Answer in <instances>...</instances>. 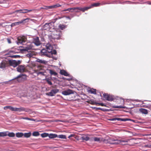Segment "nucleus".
Segmentation results:
<instances>
[{"label": "nucleus", "instance_id": "obj_1", "mask_svg": "<svg viewBox=\"0 0 151 151\" xmlns=\"http://www.w3.org/2000/svg\"><path fill=\"white\" fill-rule=\"evenodd\" d=\"M130 140V139H125L124 140H118L114 138H109L108 139L104 140V142L106 143H109L113 145H117L120 144L122 145L127 144V143Z\"/></svg>", "mask_w": 151, "mask_h": 151}, {"label": "nucleus", "instance_id": "obj_2", "mask_svg": "<svg viewBox=\"0 0 151 151\" xmlns=\"http://www.w3.org/2000/svg\"><path fill=\"white\" fill-rule=\"evenodd\" d=\"M54 23L53 22H51L49 23H45L42 28L43 30L51 32L54 28Z\"/></svg>", "mask_w": 151, "mask_h": 151}, {"label": "nucleus", "instance_id": "obj_3", "mask_svg": "<svg viewBox=\"0 0 151 151\" xmlns=\"http://www.w3.org/2000/svg\"><path fill=\"white\" fill-rule=\"evenodd\" d=\"M61 34L60 31H55L51 33L50 35L49 36V38L50 39L58 40L61 37Z\"/></svg>", "mask_w": 151, "mask_h": 151}, {"label": "nucleus", "instance_id": "obj_4", "mask_svg": "<svg viewBox=\"0 0 151 151\" xmlns=\"http://www.w3.org/2000/svg\"><path fill=\"white\" fill-rule=\"evenodd\" d=\"M46 47L48 52L52 55V54H56L57 53L56 51L55 50H53V47L50 44L47 43L46 45Z\"/></svg>", "mask_w": 151, "mask_h": 151}, {"label": "nucleus", "instance_id": "obj_5", "mask_svg": "<svg viewBox=\"0 0 151 151\" xmlns=\"http://www.w3.org/2000/svg\"><path fill=\"white\" fill-rule=\"evenodd\" d=\"M35 10V9H20L19 10H16L13 12V13H17L25 14L31 12H33Z\"/></svg>", "mask_w": 151, "mask_h": 151}, {"label": "nucleus", "instance_id": "obj_6", "mask_svg": "<svg viewBox=\"0 0 151 151\" xmlns=\"http://www.w3.org/2000/svg\"><path fill=\"white\" fill-rule=\"evenodd\" d=\"M26 38L24 37H19L17 39V43L18 45L21 44L23 45H25V43L26 41Z\"/></svg>", "mask_w": 151, "mask_h": 151}, {"label": "nucleus", "instance_id": "obj_7", "mask_svg": "<svg viewBox=\"0 0 151 151\" xmlns=\"http://www.w3.org/2000/svg\"><path fill=\"white\" fill-rule=\"evenodd\" d=\"M29 19L27 18L21 20L20 21L16 22L12 24V26H17L19 25L20 24H24L25 23L28 22Z\"/></svg>", "mask_w": 151, "mask_h": 151}, {"label": "nucleus", "instance_id": "obj_8", "mask_svg": "<svg viewBox=\"0 0 151 151\" xmlns=\"http://www.w3.org/2000/svg\"><path fill=\"white\" fill-rule=\"evenodd\" d=\"M59 91V90L58 89H52L50 92L46 93V95L50 96H54L56 93L58 92Z\"/></svg>", "mask_w": 151, "mask_h": 151}, {"label": "nucleus", "instance_id": "obj_9", "mask_svg": "<svg viewBox=\"0 0 151 151\" xmlns=\"http://www.w3.org/2000/svg\"><path fill=\"white\" fill-rule=\"evenodd\" d=\"M103 96L105 99L107 101H112L114 99L113 96L112 95H109L107 93H104Z\"/></svg>", "mask_w": 151, "mask_h": 151}, {"label": "nucleus", "instance_id": "obj_10", "mask_svg": "<svg viewBox=\"0 0 151 151\" xmlns=\"http://www.w3.org/2000/svg\"><path fill=\"white\" fill-rule=\"evenodd\" d=\"M62 93L63 95L67 96L74 93V91L72 90L68 89L63 91Z\"/></svg>", "mask_w": 151, "mask_h": 151}, {"label": "nucleus", "instance_id": "obj_11", "mask_svg": "<svg viewBox=\"0 0 151 151\" xmlns=\"http://www.w3.org/2000/svg\"><path fill=\"white\" fill-rule=\"evenodd\" d=\"M33 42L36 46H39L41 44V42L38 37H35L33 38Z\"/></svg>", "mask_w": 151, "mask_h": 151}, {"label": "nucleus", "instance_id": "obj_12", "mask_svg": "<svg viewBox=\"0 0 151 151\" xmlns=\"http://www.w3.org/2000/svg\"><path fill=\"white\" fill-rule=\"evenodd\" d=\"M41 52L42 55H45L47 57L50 58L52 56V55L48 52L47 50L43 49L41 50Z\"/></svg>", "mask_w": 151, "mask_h": 151}, {"label": "nucleus", "instance_id": "obj_13", "mask_svg": "<svg viewBox=\"0 0 151 151\" xmlns=\"http://www.w3.org/2000/svg\"><path fill=\"white\" fill-rule=\"evenodd\" d=\"M17 71L20 73H23L24 71L25 67L24 66L20 65L17 68Z\"/></svg>", "mask_w": 151, "mask_h": 151}, {"label": "nucleus", "instance_id": "obj_14", "mask_svg": "<svg viewBox=\"0 0 151 151\" xmlns=\"http://www.w3.org/2000/svg\"><path fill=\"white\" fill-rule=\"evenodd\" d=\"M9 63L10 65L14 67H15L17 66V64L15 60H9Z\"/></svg>", "mask_w": 151, "mask_h": 151}, {"label": "nucleus", "instance_id": "obj_15", "mask_svg": "<svg viewBox=\"0 0 151 151\" xmlns=\"http://www.w3.org/2000/svg\"><path fill=\"white\" fill-rule=\"evenodd\" d=\"M25 109L22 107H21L20 108H14L13 109V111H17L20 112L22 111H24Z\"/></svg>", "mask_w": 151, "mask_h": 151}, {"label": "nucleus", "instance_id": "obj_16", "mask_svg": "<svg viewBox=\"0 0 151 151\" xmlns=\"http://www.w3.org/2000/svg\"><path fill=\"white\" fill-rule=\"evenodd\" d=\"M60 73L61 74L65 76H68L69 75V74L67 72L63 70H61Z\"/></svg>", "mask_w": 151, "mask_h": 151}, {"label": "nucleus", "instance_id": "obj_17", "mask_svg": "<svg viewBox=\"0 0 151 151\" xmlns=\"http://www.w3.org/2000/svg\"><path fill=\"white\" fill-rule=\"evenodd\" d=\"M23 76H24V75L23 74H20L16 78H14V79H12L11 80H10L9 81H5L3 83H5V84H7V83H8L9 81H11L12 80H13L16 79H17L18 78H20L22 77Z\"/></svg>", "mask_w": 151, "mask_h": 151}, {"label": "nucleus", "instance_id": "obj_18", "mask_svg": "<svg viewBox=\"0 0 151 151\" xmlns=\"http://www.w3.org/2000/svg\"><path fill=\"white\" fill-rule=\"evenodd\" d=\"M103 4H101L99 3H95L92 4L89 7H91V8L93 6L97 7L100 6L101 5H102Z\"/></svg>", "mask_w": 151, "mask_h": 151}, {"label": "nucleus", "instance_id": "obj_19", "mask_svg": "<svg viewBox=\"0 0 151 151\" xmlns=\"http://www.w3.org/2000/svg\"><path fill=\"white\" fill-rule=\"evenodd\" d=\"M48 137L50 138L53 139L57 137L58 135L56 134H49Z\"/></svg>", "mask_w": 151, "mask_h": 151}, {"label": "nucleus", "instance_id": "obj_20", "mask_svg": "<svg viewBox=\"0 0 151 151\" xmlns=\"http://www.w3.org/2000/svg\"><path fill=\"white\" fill-rule=\"evenodd\" d=\"M139 111L141 113L144 114H146L148 113L147 110L144 109L140 108L139 109Z\"/></svg>", "mask_w": 151, "mask_h": 151}, {"label": "nucleus", "instance_id": "obj_21", "mask_svg": "<svg viewBox=\"0 0 151 151\" xmlns=\"http://www.w3.org/2000/svg\"><path fill=\"white\" fill-rule=\"evenodd\" d=\"M109 138H107L106 139H104L103 140H101V138L99 137H94L93 138V140L94 141L96 142H100L101 140H102L103 142H104V140L105 139H108ZM104 143H105L104 142Z\"/></svg>", "mask_w": 151, "mask_h": 151}, {"label": "nucleus", "instance_id": "obj_22", "mask_svg": "<svg viewBox=\"0 0 151 151\" xmlns=\"http://www.w3.org/2000/svg\"><path fill=\"white\" fill-rule=\"evenodd\" d=\"M37 61L40 63L44 64H46L47 63V61L45 60H42L39 59L37 60Z\"/></svg>", "mask_w": 151, "mask_h": 151}, {"label": "nucleus", "instance_id": "obj_23", "mask_svg": "<svg viewBox=\"0 0 151 151\" xmlns=\"http://www.w3.org/2000/svg\"><path fill=\"white\" fill-rule=\"evenodd\" d=\"M49 70V71L51 75L56 76L58 74V73L56 72H55L53 70Z\"/></svg>", "mask_w": 151, "mask_h": 151}, {"label": "nucleus", "instance_id": "obj_24", "mask_svg": "<svg viewBox=\"0 0 151 151\" xmlns=\"http://www.w3.org/2000/svg\"><path fill=\"white\" fill-rule=\"evenodd\" d=\"M32 48V47L31 46H27V47H24V48L23 49V50L24 51H28L30 50Z\"/></svg>", "mask_w": 151, "mask_h": 151}, {"label": "nucleus", "instance_id": "obj_25", "mask_svg": "<svg viewBox=\"0 0 151 151\" xmlns=\"http://www.w3.org/2000/svg\"><path fill=\"white\" fill-rule=\"evenodd\" d=\"M81 138L82 140H85L86 141H87L89 139V137L86 135L82 137Z\"/></svg>", "mask_w": 151, "mask_h": 151}, {"label": "nucleus", "instance_id": "obj_26", "mask_svg": "<svg viewBox=\"0 0 151 151\" xmlns=\"http://www.w3.org/2000/svg\"><path fill=\"white\" fill-rule=\"evenodd\" d=\"M8 132H0V137H5L7 136V133Z\"/></svg>", "mask_w": 151, "mask_h": 151}, {"label": "nucleus", "instance_id": "obj_27", "mask_svg": "<svg viewBox=\"0 0 151 151\" xmlns=\"http://www.w3.org/2000/svg\"><path fill=\"white\" fill-rule=\"evenodd\" d=\"M6 63L4 61H2L0 64V68H5Z\"/></svg>", "mask_w": 151, "mask_h": 151}, {"label": "nucleus", "instance_id": "obj_28", "mask_svg": "<svg viewBox=\"0 0 151 151\" xmlns=\"http://www.w3.org/2000/svg\"><path fill=\"white\" fill-rule=\"evenodd\" d=\"M123 4H139V2H134L130 1H127L124 2H123Z\"/></svg>", "mask_w": 151, "mask_h": 151}, {"label": "nucleus", "instance_id": "obj_29", "mask_svg": "<svg viewBox=\"0 0 151 151\" xmlns=\"http://www.w3.org/2000/svg\"><path fill=\"white\" fill-rule=\"evenodd\" d=\"M14 107L11 106H7L4 107V110H6L7 109H9L12 111H13Z\"/></svg>", "mask_w": 151, "mask_h": 151}, {"label": "nucleus", "instance_id": "obj_30", "mask_svg": "<svg viewBox=\"0 0 151 151\" xmlns=\"http://www.w3.org/2000/svg\"><path fill=\"white\" fill-rule=\"evenodd\" d=\"M24 135V134L22 132H18L16 133V136L18 137H21Z\"/></svg>", "mask_w": 151, "mask_h": 151}, {"label": "nucleus", "instance_id": "obj_31", "mask_svg": "<svg viewBox=\"0 0 151 151\" xmlns=\"http://www.w3.org/2000/svg\"><path fill=\"white\" fill-rule=\"evenodd\" d=\"M31 135V133L30 132L28 133H24V137L26 138L29 137Z\"/></svg>", "mask_w": 151, "mask_h": 151}, {"label": "nucleus", "instance_id": "obj_32", "mask_svg": "<svg viewBox=\"0 0 151 151\" xmlns=\"http://www.w3.org/2000/svg\"><path fill=\"white\" fill-rule=\"evenodd\" d=\"M57 137L61 139H66V136L65 135H63V134H60L58 135V137Z\"/></svg>", "mask_w": 151, "mask_h": 151}, {"label": "nucleus", "instance_id": "obj_33", "mask_svg": "<svg viewBox=\"0 0 151 151\" xmlns=\"http://www.w3.org/2000/svg\"><path fill=\"white\" fill-rule=\"evenodd\" d=\"M44 80L46 81L47 83L50 85H52V82L50 81V79L48 78H46L45 79H44Z\"/></svg>", "mask_w": 151, "mask_h": 151}, {"label": "nucleus", "instance_id": "obj_34", "mask_svg": "<svg viewBox=\"0 0 151 151\" xmlns=\"http://www.w3.org/2000/svg\"><path fill=\"white\" fill-rule=\"evenodd\" d=\"M8 133L7 134V135L9 137H13L15 136V134L13 132H8Z\"/></svg>", "mask_w": 151, "mask_h": 151}, {"label": "nucleus", "instance_id": "obj_35", "mask_svg": "<svg viewBox=\"0 0 151 151\" xmlns=\"http://www.w3.org/2000/svg\"><path fill=\"white\" fill-rule=\"evenodd\" d=\"M113 107L115 108H123L125 109L126 107L125 106H113Z\"/></svg>", "mask_w": 151, "mask_h": 151}, {"label": "nucleus", "instance_id": "obj_36", "mask_svg": "<svg viewBox=\"0 0 151 151\" xmlns=\"http://www.w3.org/2000/svg\"><path fill=\"white\" fill-rule=\"evenodd\" d=\"M89 91L91 93H93L95 94H96V90L95 89H91Z\"/></svg>", "mask_w": 151, "mask_h": 151}, {"label": "nucleus", "instance_id": "obj_37", "mask_svg": "<svg viewBox=\"0 0 151 151\" xmlns=\"http://www.w3.org/2000/svg\"><path fill=\"white\" fill-rule=\"evenodd\" d=\"M59 27L60 29L63 30L66 28V26L63 24H60Z\"/></svg>", "mask_w": 151, "mask_h": 151}, {"label": "nucleus", "instance_id": "obj_38", "mask_svg": "<svg viewBox=\"0 0 151 151\" xmlns=\"http://www.w3.org/2000/svg\"><path fill=\"white\" fill-rule=\"evenodd\" d=\"M49 134L46 133H44L41 134V136L43 137H45L48 136Z\"/></svg>", "mask_w": 151, "mask_h": 151}, {"label": "nucleus", "instance_id": "obj_39", "mask_svg": "<svg viewBox=\"0 0 151 151\" xmlns=\"http://www.w3.org/2000/svg\"><path fill=\"white\" fill-rule=\"evenodd\" d=\"M45 71H39L36 73L37 74V75L40 74H41L43 76L45 75Z\"/></svg>", "mask_w": 151, "mask_h": 151}, {"label": "nucleus", "instance_id": "obj_40", "mask_svg": "<svg viewBox=\"0 0 151 151\" xmlns=\"http://www.w3.org/2000/svg\"><path fill=\"white\" fill-rule=\"evenodd\" d=\"M32 135L34 136H37L39 135L40 133L37 131L34 132L32 133Z\"/></svg>", "mask_w": 151, "mask_h": 151}, {"label": "nucleus", "instance_id": "obj_41", "mask_svg": "<svg viewBox=\"0 0 151 151\" xmlns=\"http://www.w3.org/2000/svg\"><path fill=\"white\" fill-rule=\"evenodd\" d=\"M90 8L91 7H89V6L82 8V11L84 12L85 11H86Z\"/></svg>", "mask_w": 151, "mask_h": 151}, {"label": "nucleus", "instance_id": "obj_42", "mask_svg": "<svg viewBox=\"0 0 151 151\" xmlns=\"http://www.w3.org/2000/svg\"><path fill=\"white\" fill-rule=\"evenodd\" d=\"M20 119H25V120H31V121H33V120H34V119H30V118H29L28 117H21L20 118Z\"/></svg>", "mask_w": 151, "mask_h": 151}, {"label": "nucleus", "instance_id": "obj_43", "mask_svg": "<svg viewBox=\"0 0 151 151\" xmlns=\"http://www.w3.org/2000/svg\"><path fill=\"white\" fill-rule=\"evenodd\" d=\"M134 121L133 120H132L130 119H127V118H122V121Z\"/></svg>", "mask_w": 151, "mask_h": 151}, {"label": "nucleus", "instance_id": "obj_44", "mask_svg": "<svg viewBox=\"0 0 151 151\" xmlns=\"http://www.w3.org/2000/svg\"><path fill=\"white\" fill-rule=\"evenodd\" d=\"M74 7L73 8H68L67 9H64L63 11V12H65L66 11H69L70 12V11L71 10H74Z\"/></svg>", "mask_w": 151, "mask_h": 151}, {"label": "nucleus", "instance_id": "obj_45", "mask_svg": "<svg viewBox=\"0 0 151 151\" xmlns=\"http://www.w3.org/2000/svg\"><path fill=\"white\" fill-rule=\"evenodd\" d=\"M53 6L54 8H55L61 6V5L59 4H56L54 5Z\"/></svg>", "mask_w": 151, "mask_h": 151}, {"label": "nucleus", "instance_id": "obj_46", "mask_svg": "<svg viewBox=\"0 0 151 151\" xmlns=\"http://www.w3.org/2000/svg\"><path fill=\"white\" fill-rule=\"evenodd\" d=\"M10 57L13 58H19L20 56L19 55H14L10 56Z\"/></svg>", "mask_w": 151, "mask_h": 151}, {"label": "nucleus", "instance_id": "obj_47", "mask_svg": "<svg viewBox=\"0 0 151 151\" xmlns=\"http://www.w3.org/2000/svg\"><path fill=\"white\" fill-rule=\"evenodd\" d=\"M82 8L81 7H74V9L76 10L78 9L79 10L81 11H82Z\"/></svg>", "mask_w": 151, "mask_h": 151}, {"label": "nucleus", "instance_id": "obj_48", "mask_svg": "<svg viewBox=\"0 0 151 151\" xmlns=\"http://www.w3.org/2000/svg\"><path fill=\"white\" fill-rule=\"evenodd\" d=\"M48 9H54L53 5L50 6H48Z\"/></svg>", "mask_w": 151, "mask_h": 151}, {"label": "nucleus", "instance_id": "obj_49", "mask_svg": "<svg viewBox=\"0 0 151 151\" xmlns=\"http://www.w3.org/2000/svg\"><path fill=\"white\" fill-rule=\"evenodd\" d=\"M48 6H45L43 7H41V9H45L46 10H48Z\"/></svg>", "mask_w": 151, "mask_h": 151}, {"label": "nucleus", "instance_id": "obj_50", "mask_svg": "<svg viewBox=\"0 0 151 151\" xmlns=\"http://www.w3.org/2000/svg\"><path fill=\"white\" fill-rule=\"evenodd\" d=\"M96 104H99V105H101L102 106H105L106 105H105L103 103H97Z\"/></svg>", "mask_w": 151, "mask_h": 151}, {"label": "nucleus", "instance_id": "obj_51", "mask_svg": "<svg viewBox=\"0 0 151 151\" xmlns=\"http://www.w3.org/2000/svg\"><path fill=\"white\" fill-rule=\"evenodd\" d=\"M145 147H146L151 148V145H145Z\"/></svg>", "mask_w": 151, "mask_h": 151}, {"label": "nucleus", "instance_id": "obj_52", "mask_svg": "<svg viewBox=\"0 0 151 151\" xmlns=\"http://www.w3.org/2000/svg\"><path fill=\"white\" fill-rule=\"evenodd\" d=\"M7 42L9 43L10 44L11 43V40L10 39L8 38H7Z\"/></svg>", "mask_w": 151, "mask_h": 151}, {"label": "nucleus", "instance_id": "obj_53", "mask_svg": "<svg viewBox=\"0 0 151 151\" xmlns=\"http://www.w3.org/2000/svg\"><path fill=\"white\" fill-rule=\"evenodd\" d=\"M16 62L17 63V64L18 65L21 63V61L20 60H16Z\"/></svg>", "mask_w": 151, "mask_h": 151}, {"label": "nucleus", "instance_id": "obj_54", "mask_svg": "<svg viewBox=\"0 0 151 151\" xmlns=\"http://www.w3.org/2000/svg\"><path fill=\"white\" fill-rule=\"evenodd\" d=\"M115 119H116V120H117L118 121H122V118H115Z\"/></svg>", "mask_w": 151, "mask_h": 151}, {"label": "nucleus", "instance_id": "obj_55", "mask_svg": "<svg viewBox=\"0 0 151 151\" xmlns=\"http://www.w3.org/2000/svg\"><path fill=\"white\" fill-rule=\"evenodd\" d=\"M121 102H122V103L123 104H124V100L123 99L121 98L120 99Z\"/></svg>", "mask_w": 151, "mask_h": 151}, {"label": "nucleus", "instance_id": "obj_56", "mask_svg": "<svg viewBox=\"0 0 151 151\" xmlns=\"http://www.w3.org/2000/svg\"><path fill=\"white\" fill-rule=\"evenodd\" d=\"M27 56L29 57H31L32 56V55L31 53H29L27 54Z\"/></svg>", "mask_w": 151, "mask_h": 151}, {"label": "nucleus", "instance_id": "obj_57", "mask_svg": "<svg viewBox=\"0 0 151 151\" xmlns=\"http://www.w3.org/2000/svg\"><path fill=\"white\" fill-rule=\"evenodd\" d=\"M75 12H79V10L76 9V10H74Z\"/></svg>", "mask_w": 151, "mask_h": 151}, {"label": "nucleus", "instance_id": "obj_58", "mask_svg": "<svg viewBox=\"0 0 151 151\" xmlns=\"http://www.w3.org/2000/svg\"><path fill=\"white\" fill-rule=\"evenodd\" d=\"M14 51H10L9 52V53H14Z\"/></svg>", "mask_w": 151, "mask_h": 151}, {"label": "nucleus", "instance_id": "obj_59", "mask_svg": "<svg viewBox=\"0 0 151 151\" xmlns=\"http://www.w3.org/2000/svg\"><path fill=\"white\" fill-rule=\"evenodd\" d=\"M110 120H111V121H115V120H116V119H115V118H113L111 119H110Z\"/></svg>", "mask_w": 151, "mask_h": 151}, {"label": "nucleus", "instance_id": "obj_60", "mask_svg": "<svg viewBox=\"0 0 151 151\" xmlns=\"http://www.w3.org/2000/svg\"><path fill=\"white\" fill-rule=\"evenodd\" d=\"M129 100H132L131 99H129ZM132 101H138V100H132Z\"/></svg>", "mask_w": 151, "mask_h": 151}, {"label": "nucleus", "instance_id": "obj_61", "mask_svg": "<svg viewBox=\"0 0 151 151\" xmlns=\"http://www.w3.org/2000/svg\"><path fill=\"white\" fill-rule=\"evenodd\" d=\"M73 136V134H70V135H69L68 137V138H70L71 137H72Z\"/></svg>", "mask_w": 151, "mask_h": 151}, {"label": "nucleus", "instance_id": "obj_62", "mask_svg": "<svg viewBox=\"0 0 151 151\" xmlns=\"http://www.w3.org/2000/svg\"><path fill=\"white\" fill-rule=\"evenodd\" d=\"M70 12H75V11H74V10H71L70 11Z\"/></svg>", "mask_w": 151, "mask_h": 151}, {"label": "nucleus", "instance_id": "obj_63", "mask_svg": "<svg viewBox=\"0 0 151 151\" xmlns=\"http://www.w3.org/2000/svg\"><path fill=\"white\" fill-rule=\"evenodd\" d=\"M96 109H101L100 108H96Z\"/></svg>", "mask_w": 151, "mask_h": 151}, {"label": "nucleus", "instance_id": "obj_64", "mask_svg": "<svg viewBox=\"0 0 151 151\" xmlns=\"http://www.w3.org/2000/svg\"><path fill=\"white\" fill-rule=\"evenodd\" d=\"M3 3L2 1H0V4H2Z\"/></svg>", "mask_w": 151, "mask_h": 151}]
</instances>
